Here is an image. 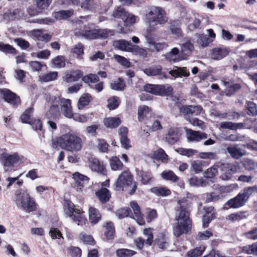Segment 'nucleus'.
<instances>
[{"label":"nucleus","instance_id":"f257e3e1","mask_svg":"<svg viewBox=\"0 0 257 257\" xmlns=\"http://www.w3.org/2000/svg\"><path fill=\"white\" fill-rule=\"evenodd\" d=\"M58 146L68 151H79L82 148L81 139L74 134L66 133L58 137L56 141L52 140V147Z\"/></svg>","mask_w":257,"mask_h":257},{"label":"nucleus","instance_id":"f03ea898","mask_svg":"<svg viewBox=\"0 0 257 257\" xmlns=\"http://www.w3.org/2000/svg\"><path fill=\"white\" fill-rule=\"evenodd\" d=\"M15 201L17 205H21L26 212H33L37 209L36 202L26 189L20 188L16 191Z\"/></svg>","mask_w":257,"mask_h":257},{"label":"nucleus","instance_id":"7ed1b4c3","mask_svg":"<svg viewBox=\"0 0 257 257\" xmlns=\"http://www.w3.org/2000/svg\"><path fill=\"white\" fill-rule=\"evenodd\" d=\"M133 177L131 174L129 172L124 171L119 175L115 182V189L117 191L120 190L124 186L129 187L133 183L132 188L127 191L128 193L132 195L135 193L138 187V183L136 182L133 183Z\"/></svg>","mask_w":257,"mask_h":257},{"label":"nucleus","instance_id":"20e7f679","mask_svg":"<svg viewBox=\"0 0 257 257\" xmlns=\"http://www.w3.org/2000/svg\"><path fill=\"white\" fill-rule=\"evenodd\" d=\"M146 17L150 26L152 25L164 24L168 21L165 10L157 7H151Z\"/></svg>","mask_w":257,"mask_h":257},{"label":"nucleus","instance_id":"39448f33","mask_svg":"<svg viewBox=\"0 0 257 257\" xmlns=\"http://www.w3.org/2000/svg\"><path fill=\"white\" fill-rule=\"evenodd\" d=\"M143 91L157 96H170L173 92L171 86L162 84L146 83L143 86Z\"/></svg>","mask_w":257,"mask_h":257},{"label":"nucleus","instance_id":"423d86ee","mask_svg":"<svg viewBox=\"0 0 257 257\" xmlns=\"http://www.w3.org/2000/svg\"><path fill=\"white\" fill-rule=\"evenodd\" d=\"M249 197L244 188L236 196L228 200L225 204L228 208H239L244 206L248 201Z\"/></svg>","mask_w":257,"mask_h":257},{"label":"nucleus","instance_id":"0eeeda50","mask_svg":"<svg viewBox=\"0 0 257 257\" xmlns=\"http://www.w3.org/2000/svg\"><path fill=\"white\" fill-rule=\"evenodd\" d=\"M222 83L225 86L223 92L227 97L234 96L241 90L242 85L240 83H235L233 78L222 80Z\"/></svg>","mask_w":257,"mask_h":257},{"label":"nucleus","instance_id":"6e6552de","mask_svg":"<svg viewBox=\"0 0 257 257\" xmlns=\"http://www.w3.org/2000/svg\"><path fill=\"white\" fill-rule=\"evenodd\" d=\"M35 3L31 6L27 11L31 16H35L47 9L51 4L52 0H35Z\"/></svg>","mask_w":257,"mask_h":257},{"label":"nucleus","instance_id":"1a4fd4ad","mask_svg":"<svg viewBox=\"0 0 257 257\" xmlns=\"http://www.w3.org/2000/svg\"><path fill=\"white\" fill-rule=\"evenodd\" d=\"M0 95L5 101L14 106H17L21 104L20 97L9 89H0Z\"/></svg>","mask_w":257,"mask_h":257},{"label":"nucleus","instance_id":"9d476101","mask_svg":"<svg viewBox=\"0 0 257 257\" xmlns=\"http://www.w3.org/2000/svg\"><path fill=\"white\" fill-rule=\"evenodd\" d=\"M0 160L4 167H10L17 163L20 158L17 153H14L13 154L3 153L1 154Z\"/></svg>","mask_w":257,"mask_h":257},{"label":"nucleus","instance_id":"9b49d317","mask_svg":"<svg viewBox=\"0 0 257 257\" xmlns=\"http://www.w3.org/2000/svg\"><path fill=\"white\" fill-rule=\"evenodd\" d=\"M181 53L177 57V58L174 59V61H180L187 59V57L190 56L194 49V45L190 42H187L182 44L181 47Z\"/></svg>","mask_w":257,"mask_h":257},{"label":"nucleus","instance_id":"f8f14e48","mask_svg":"<svg viewBox=\"0 0 257 257\" xmlns=\"http://www.w3.org/2000/svg\"><path fill=\"white\" fill-rule=\"evenodd\" d=\"M137 176L140 178V181L143 185H148L151 183L154 178L151 171H144L142 169L136 168L135 169Z\"/></svg>","mask_w":257,"mask_h":257},{"label":"nucleus","instance_id":"ddd939ff","mask_svg":"<svg viewBox=\"0 0 257 257\" xmlns=\"http://www.w3.org/2000/svg\"><path fill=\"white\" fill-rule=\"evenodd\" d=\"M72 178L75 181L74 187H79L80 190H82L84 184L88 183L89 180V178L87 176L78 172H76L72 174Z\"/></svg>","mask_w":257,"mask_h":257},{"label":"nucleus","instance_id":"4468645a","mask_svg":"<svg viewBox=\"0 0 257 257\" xmlns=\"http://www.w3.org/2000/svg\"><path fill=\"white\" fill-rule=\"evenodd\" d=\"M187 134L188 142H199L203 139L207 138V135L205 133L193 131L191 129H189L187 131Z\"/></svg>","mask_w":257,"mask_h":257},{"label":"nucleus","instance_id":"2eb2a0df","mask_svg":"<svg viewBox=\"0 0 257 257\" xmlns=\"http://www.w3.org/2000/svg\"><path fill=\"white\" fill-rule=\"evenodd\" d=\"M74 14L73 9L67 10H60L57 12H53L52 16L58 21L66 20L71 18Z\"/></svg>","mask_w":257,"mask_h":257},{"label":"nucleus","instance_id":"dca6fc26","mask_svg":"<svg viewBox=\"0 0 257 257\" xmlns=\"http://www.w3.org/2000/svg\"><path fill=\"white\" fill-rule=\"evenodd\" d=\"M191 230V227L187 222H178L176 226L173 228V233L177 237H180L184 233H187Z\"/></svg>","mask_w":257,"mask_h":257},{"label":"nucleus","instance_id":"f3484780","mask_svg":"<svg viewBox=\"0 0 257 257\" xmlns=\"http://www.w3.org/2000/svg\"><path fill=\"white\" fill-rule=\"evenodd\" d=\"M89 220L91 224L94 225L98 223L101 220L102 216L98 209L90 206L88 209Z\"/></svg>","mask_w":257,"mask_h":257},{"label":"nucleus","instance_id":"a211bd4d","mask_svg":"<svg viewBox=\"0 0 257 257\" xmlns=\"http://www.w3.org/2000/svg\"><path fill=\"white\" fill-rule=\"evenodd\" d=\"M61 103L64 115L67 118H71L73 114L71 105V100L69 99L62 98Z\"/></svg>","mask_w":257,"mask_h":257},{"label":"nucleus","instance_id":"6ab92c4d","mask_svg":"<svg viewBox=\"0 0 257 257\" xmlns=\"http://www.w3.org/2000/svg\"><path fill=\"white\" fill-rule=\"evenodd\" d=\"M229 50L226 48H214L212 50V56L215 60H220L227 56Z\"/></svg>","mask_w":257,"mask_h":257},{"label":"nucleus","instance_id":"aec40b11","mask_svg":"<svg viewBox=\"0 0 257 257\" xmlns=\"http://www.w3.org/2000/svg\"><path fill=\"white\" fill-rule=\"evenodd\" d=\"M180 139V135L176 128H170L166 137L167 142L170 145L176 143Z\"/></svg>","mask_w":257,"mask_h":257},{"label":"nucleus","instance_id":"412c9836","mask_svg":"<svg viewBox=\"0 0 257 257\" xmlns=\"http://www.w3.org/2000/svg\"><path fill=\"white\" fill-rule=\"evenodd\" d=\"M121 123V120L118 117H109L105 118L103 120L104 125L109 128H116Z\"/></svg>","mask_w":257,"mask_h":257},{"label":"nucleus","instance_id":"4be33fe9","mask_svg":"<svg viewBox=\"0 0 257 257\" xmlns=\"http://www.w3.org/2000/svg\"><path fill=\"white\" fill-rule=\"evenodd\" d=\"M93 97L90 94L88 93H85L82 94L79 98L77 107L79 109H82L85 107L89 105V104L92 101Z\"/></svg>","mask_w":257,"mask_h":257},{"label":"nucleus","instance_id":"5701e85b","mask_svg":"<svg viewBox=\"0 0 257 257\" xmlns=\"http://www.w3.org/2000/svg\"><path fill=\"white\" fill-rule=\"evenodd\" d=\"M60 111L57 104H52L45 114V116L48 119H53V120L58 119Z\"/></svg>","mask_w":257,"mask_h":257},{"label":"nucleus","instance_id":"b1692460","mask_svg":"<svg viewBox=\"0 0 257 257\" xmlns=\"http://www.w3.org/2000/svg\"><path fill=\"white\" fill-rule=\"evenodd\" d=\"M138 119L139 121L142 122L145 118L148 119L151 115V108L146 105L140 106L138 108Z\"/></svg>","mask_w":257,"mask_h":257},{"label":"nucleus","instance_id":"393cba45","mask_svg":"<svg viewBox=\"0 0 257 257\" xmlns=\"http://www.w3.org/2000/svg\"><path fill=\"white\" fill-rule=\"evenodd\" d=\"M96 196L102 203L108 202L111 197L109 190L105 188H102L96 192Z\"/></svg>","mask_w":257,"mask_h":257},{"label":"nucleus","instance_id":"a878e982","mask_svg":"<svg viewBox=\"0 0 257 257\" xmlns=\"http://www.w3.org/2000/svg\"><path fill=\"white\" fill-rule=\"evenodd\" d=\"M147 76H155L162 74V67L161 65H153L143 70Z\"/></svg>","mask_w":257,"mask_h":257},{"label":"nucleus","instance_id":"bb28decb","mask_svg":"<svg viewBox=\"0 0 257 257\" xmlns=\"http://www.w3.org/2000/svg\"><path fill=\"white\" fill-rule=\"evenodd\" d=\"M103 227L105 228V231L104 235L107 240H111L114 237L115 233V227L114 223L112 221H108L103 225Z\"/></svg>","mask_w":257,"mask_h":257},{"label":"nucleus","instance_id":"cd10ccee","mask_svg":"<svg viewBox=\"0 0 257 257\" xmlns=\"http://www.w3.org/2000/svg\"><path fill=\"white\" fill-rule=\"evenodd\" d=\"M175 68L171 70L169 73L174 77H181L182 76H188L189 72L187 71L186 67H179L175 66Z\"/></svg>","mask_w":257,"mask_h":257},{"label":"nucleus","instance_id":"c85d7f7f","mask_svg":"<svg viewBox=\"0 0 257 257\" xmlns=\"http://www.w3.org/2000/svg\"><path fill=\"white\" fill-rule=\"evenodd\" d=\"M196 36L197 37V43L202 48L207 47L213 41V40L211 39L204 34H196Z\"/></svg>","mask_w":257,"mask_h":257},{"label":"nucleus","instance_id":"c756f323","mask_svg":"<svg viewBox=\"0 0 257 257\" xmlns=\"http://www.w3.org/2000/svg\"><path fill=\"white\" fill-rule=\"evenodd\" d=\"M107 101V104L106 107L110 110L116 109L118 107L121 103L120 99L116 96H112L109 97Z\"/></svg>","mask_w":257,"mask_h":257},{"label":"nucleus","instance_id":"7c9ffc66","mask_svg":"<svg viewBox=\"0 0 257 257\" xmlns=\"http://www.w3.org/2000/svg\"><path fill=\"white\" fill-rule=\"evenodd\" d=\"M216 166L223 172L231 171L235 173L236 172V166L231 163L218 162L216 163Z\"/></svg>","mask_w":257,"mask_h":257},{"label":"nucleus","instance_id":"2f4dec72","mask_svg":"<svg viewBox=\"0 0 257 257\" xmlns=\"http://www.w3.org/2000/svg\"><path fill=\"white\" fill-rule=\"evenodd\" d=\"M150 191L158 196H167L171 194L170 190L165 187H154L150 189Z\"/></svg>","mask_w":257,"mask_h":257},{"label":"nucleus","instance_id":"473e14b6","mask_svg":"<svg viewBox=\"0 0 257 257\" xmlns=\"http://www.w3.org/2000/svg\"><path fill=\"white\" fill-rule=\"evenodd\" d=\"M115 214L119 219H122L126 217L134 218L133 214L129 207H122L117 209Z\"/></svg>","mask_w":257,"mask_h":257},{"label":"nucleus","instance_id":"72a5a7b5","mask_svg":"<svg viewBox=\"0 0 257 257\" xmlns=\"http://www.w3.org/2000/svg\"><path fill=\"white\" fill-rule=\"evenodd\" d=\"M34 108L33 107H30L22 114L20 116V119L23 123L29 124L30 121L33 118H31V116L33 114Z\"/></svg>","mask_w":257,"mask_h":257},{"label":"nucleus","instance_id":"f704fd0d","mask_svg":"<svg viewBox=\"0 0 257 257\" xmlns=\"http://www.w3.org/2000/svg\"><path fill=\"white\" fill-rule=\"evenodd\" d=\"M162 178L167 181L172 182H177L179 180V177L171 170L164 171L161 174Z\"/></svg>","mask_w":257,"mask_h":257},{"label":"nucleus","instance_id":"c9c22d12","mask_svg":"<svg viewBox=\"0 0 257 257\" xmlns=\"http://www.w3.org/2000/svg\"><path fill=\"white\" fill-rule=\"evenodd\" d=\"M125 87V82L121 77H118L116 82H114L110 84V88L116 91H123Z\"/></svg>","mask_w":257,"mask_h":257},{"label":"nucleus","instance_id":"e433bc0d","mask_svg":"<svg viewBox=\"0 0 257 257\" xmlns=\"http://www.w3.org/2000/svg\"><path fill=\"white\" fill-rule=\"evenodd\" d=\"M83 76V73L80 70L73 71L68 74L66 77V81L68 83L76 81Z\"/></svg>","mask_w":257,"mask_h":257},{"label":"nucleus","instance_id":"4c0bfd02","mask_svg":"<svg viewBox=\"0 0 257 257\" xmlns=\"http://www.w3.org/2000/svg\"><path fill=\"white\" fill-rule=\"evenodd\" d=\"M109 163L111 169L113 171L119 170L122 169L123 164L116 156L112 157L109 159Z\"/></svg>","mask_w":257,"mask_h":257},{"label":"nucleus","instance_id":"58836bf2","mask_svg":"<svg viewBox=\"0 0 257 257\" xmlns=\"http://www.w3.org/2000/svg\"><path fill=\"white\" fill-rule=\"evenodd\" d=\"M205 249V247L204 246L196 247L188 251L186 254V256L187 257L200 256L203 254Z\"/></svg>","mask_w":257,"mask_h":257},{"label":"nucleus","instance_id":"ea45409f","mask_svg":"<svg viewBox=\"0 0 257 257\" xmlns=\"http://www.w3.org/2000/svg\"><path fill=\"white\" fill-rule=\"evenodd\" d=\"M75 205L72 201L69 199L64 200V208L66 210V212L70 215L74 212L79 213V210L75 209Z\"/></svg>","mask_w":257,"mask_h":257},{"label":"nucleus","instance_id":"a19ab883","mask_svg":"<svg viewBox=\"0 0 257 257\" xmlns=\"http://www.w3.org/2000/svg\"><path fill=\"white\" fill-rule=\"evenodd\" d=\"M117 257H131L137 253V252L127 248H119L116 250Z\"/></svg>","mask_w":257,"mask_h":257},{"label":"nucleus","instance_id":"79ce46f5","mask_svg":"<svg viewBox=\"0 0 257 257\" xmlns=\"http://www.w3.org/2000/svg\"><path fill=\"white\" fill-rule=\"evenodd\" d=\"M0 51L6 53L16 55L18 51L12 45L0 42Z\"/></svg>","mask_w":257,"mask_h":257},{"label":"nucleus","instance_id":"37998d69","mask_svg":"<svg viewBox=\"0 0 257 257\" xmlns=\"http://www.w3.org/2000/svg\"><path fill=\"white\" fill-rule=\"evenodd\" d=\"M137 17L127 12L123 18V25L125 27L133 26L136 23Z\"/></svg>","mask_w":257,"mask_h":257},{"label":"nucleus","instance_id":"c03bdc74","mask_svg":"<svg viewBox=\"0 0 257 257\" xmlns=\"http://www.w3.org/2000/svg\"><path fill=\"white\" fill-rule=\"evenodd\" d=\"M175 151L182 156H185L188 157H190L198 152L196 150L183 148L176 149H175Z\"/></svg>","mask_w":257,"mask_h":257},{"label":"nucleus","instance_id":"a18cd8bd","mask_svg":"<svg viewBox=\"0 0 257 257\" xmlns=\"http://www.w3.org/2000/svg\"><path fill=\"white\" fill-rule=\"evenodd\" d=\"M132 47V43L131 42L124 40H120L117 41V48L119 50L130 52Z\"/></svg>","mask_w":257,"mask_h":257},{"label":"nucleus","instance_id":"49530a36","mask_svg":"<svg viewBox=\"0 0 257 257\" xmlns=\"http://www.w3.org/2000/svg\"><path fill=\"white\" fill-rule=\"evenodd\" d=\"M246 113L249 115L255 116L257 115V107L255 103L252 101L246 102Z\"/></svg>","mask_w":257,"mask_h":257},{"label":"nucleus","instance_id":"de8ad7c7","mask_svg":"<svg viewBox=\"0 0 257 257\" xmlns=\"http://www.w3.org/2000/svg\"><path fill=\"white\" fill-rule=\"evenodd\" d=\"M227 151L230 156L235 159H237L242 156L240 150L236 147H228L227 148Z\"/></svg>","mask_w":257,"mask_h":257},{"label":"nucleus","instance_id":"09e8293b","mask_svg":"<svg viewBox=\"0 0 257 257\" xmlns=\"http://www.w3.org/2000/svg\"><path fill=\"white\" fill-rule=\"evenodd\" d=\"M179 50L177 47H174L171 50L170 52L167 53L166 55V58L167 60H169L170 61L173 62H177L178 61H174V59L177 58V57L179 55Z\"/></svg>","mask_w":257,"mask_h":257},{"label":"nucleus","instance_id":"8fccbe9b","mask_svg":"<svg viewBox=\"0 0 257 257\" xmlns=\"http://www.w3.org/2000/svg\"><path fill=\"white\" fill-rule=\"evenodd\" d=\"M186 120L194 126H199L202 129L205 127L204 122L198 118H190V116L186 117Z\"/></svg>","mask_w":257,"mask_h":257},{"label":"nucleus","instance_id":"3c124183","mask_svg":"<svg viewBox=\"0 0 257 257\" xmlns=\"http://www.w3.org/2000/svg\"><path fill=\"white\" fill-rule=\"evenodd\" d=\"M52 63L58 68L65 66V59L63 56L58 55L52 60Z\"/></svg>","mask_w":257,"mask_h":257},{"label":"nucleus","instance_id":"603ef678","mask_svg":"<svg viewBox=\"0 0 257 257\" xmlns=\"http://www.w3.org/2000/svg\"><path fill=\"white\" fill-rule=\"evenodd\" d=\"M130 52H135L136 54L139 55L143 58H146L147 56V51L143 48H140L138 45L132 44Z\"/></svg>","mask_w":257,"mask_h":257},{"label":"nucleus","instance_id":"864d4df0","mask_svg":"<svg viewBox=\"0 0 257 257\" xmlns=\"http://www.w3.org/2000/svg\"><path fill=\"white\" fill-rule=\"evenodd\" d=\"M126 13L127 12L123 7H119L113 11L112 16L115 18L121 19L123 21Z\"/></svg>","mask_w":257,"mask_h":257},{"label":"nucleus","instance_id":"5fc2aeb1","mask_svg":"<svg viewBox=\"0 0 257 257\" xmlns=\"http://www.w3.org/2000/svg\"><path fill=\"white\" fill-rule=\"evenodd\" d=\"M153 157L156 160H164L167 159L168 156L163 149L159 148L154 152Z\"/></svg>","mask_w":257,"mask_h":257},{"label":"nucleus","instance_id":"6e6d98bb","mask_svg":"<svg viewBox=\"0 0 257 257\" xmlns=\"http://www.w3.org/2000/svg\"><path fill=\"white\" fill-rule=\"evenodd\" d=\"M114 58L121 65L125 67V68L130 67V62L124 57L115 54L114 55Z\"/></svg>","mask_w":257,"mask_h":257},{"label":"nucleus","instance_id":"4d7b16f0","mask_svg":"<svg viewBox=\"0 0 257 257\" xmlns=\"http://www.w3.org/2000/svg\"><path fill=\"white\" fill-rule=\"evenodd\" d=\"M212 236H213V233L211 231L206 230L203 232H199L195 239L197 240H207Z\"/></svg>","mask_w":257,"mask_h":257},{"label":"nucleus","instance_id":"13d9d810","mask_svg":"<svg viewBox=\"0 0 257 257\" xmlns=\"http://www.w3.org/2000/svg\"><path fill=\"white\" fill-rule=\"evenodd\" d=\"M49 233L53 239L63 238L62 233L57 228L51 227Z\"/></svg>","mask_w":257,"mask_h":257},{"label":"nucleus","instance_id":"bf43d9fd","mask_svg":"<svg viewBox=\"0 0 257 257\" xmlns=\"http://www.w3.org/2000/svg\"><path fill=\"white\" fill-rule=\"evenodd\" d=\"M94 39L98 38L106 39L108 37V34L106 29L94 30Z\"/></svg>","mask_w":257,"mask_h":257},{"label":"nucleus","instance_id":"052dcab7","mask_svg":"<svg viewBox=\"0 0 257 257\" xmlns=\"http://www.w3.org/2000/svg\"><path fill=\"white\" fill-rule=\"evenodd\" d=\"M98 147L100 152L102 153H107L108 151V144L105 140L103 139H98Z\"/></svg>","mask_w":257,"mask_h":257},{"label":"nucleus","instance_id":"680f3d73","mask_svg":"<svg viewBox=\"0 0 257 257\" xmlns=\"http://www.w3.org/2000/svg\"><path fill=\"white\" fill-rule=\"evenodd\" d=\"M216 218L215 213L210 214L209 216H202V227L203 228H206L209 226L210 223Z\"/></svg>","mask_w":257,"mask_h":257},{"label":"nucleus","instance_id":"e2e57ef3","mask_svg":"<svg viewBox=\"0 0 257 257\" xmlns=\"http://www.w3.org/2000/svg\"><path fill=\"white\" fill-rule=\"evenodd\" d=\"M30 124L32 128L35 131H42L43 128V123L40 119L33 118L32 120L30 121Z\"/></svg>","mask_w":257,"mask_h":257},{"label":"nucleus","instance_id":"0e129e2a","mask_svg":"<svg viewBox=\"0 0 257 257\" xmlns=\"http://www.w3.org/2000/svg\"><path fill=\"white\" fill-rule=\"evenodd\" d=\"M192 105H183L179 107V112L185 116V118L188 117V115L192 114Z\"/></svg>","mask_w":257,"mask_h":257},{"label":"nucleus","instance_id":"69168bd1","mask_svg":"<svg viewBox=\"0 0 257 257\" xmlns=\"http://www.w3.org/2000/svg\"><path fill=\"white\" fill-rule=\"evenodd\" d=\"M69 254L72 257H81L82 254L81 249L78 247L70 246L68 249Z\"/></svg>","mask_w":257,"mask_h":257},{"label":"nucleus","instance_id":"338daca9","mask_svg":"<svg viewBox=\"0 0 257 257\" xmlns=\"http://www.w3.org/2000/svg\"><path fill=\"white\" fill-rule=\"evenodd\" d=\"M217 168L215 164L213 167L207 169L205 172V177L210 179L214 177L216 173L217 172Z\"/></svg>","mask_w":257,"mask_h":257},{"label":"nucleus","instance_id":"774afa93","mask_svg":"<svg viewBox=\"0 0 257 257\" xmlns=\"http://www.w3.org/2000/svg\"><path fill=\"white\" fill-rule=\"evenodd\" d=\"M243 235L246 238L251 240L257 239V228L254 227L250 230L245 232L243 233Z\"/></svg>","mask_w":257,"mask_h":257}]
</instances>
